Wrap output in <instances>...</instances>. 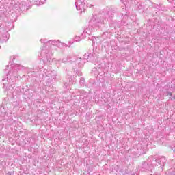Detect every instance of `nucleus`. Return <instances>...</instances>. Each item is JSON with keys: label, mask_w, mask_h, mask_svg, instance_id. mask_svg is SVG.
<instances>
[{"label": "nucleus", "mask_w": 175, "mask_h": 175, "mask_svg": "<svg viewBox=\"0 0 175 175\" xmlns=\"http://www.w3.org/2000/svg\"><path fill=\"white\" fill-rule=\"evenodd\" d=\"M169 95H170V96H172V95H173V93L170 92V93H169Z\"/></svg>", "instance_id": "1"}]
</instances>
